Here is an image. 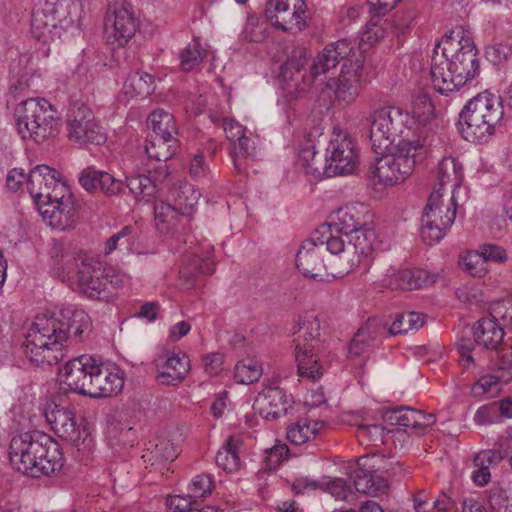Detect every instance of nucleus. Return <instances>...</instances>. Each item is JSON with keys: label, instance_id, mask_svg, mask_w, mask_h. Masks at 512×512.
Here are the masks:
<instances>
[{"label": "nucleus", "instance_id": "8", "mask_svg": "<svg viewBox=\"0 0 512 512\" xmlns=\"http://www.w3.org/2000/svg\"><path fill=\"white\" fill-rule=\"evenodd\" d=\"M308 63V54L305 49H295L292 55L281 66L280 75L289 88L294 87L296 91H304L321 75L327 74L336 68L337 56L330 54L324 48L313 60L309 73L304 71Z\"/></svg>", "mask_w": 512, "mask_h": 512}, {"label": "nucleus", "instance_id": "29", "mask_svg": "<svg viewBox=\"0 0 512 512\" xmlns=\"http://www.w3.org/2000/svg\"><path fill=\"white\" fill-rule=\"evenodd\" d=\"M157 381L162 385H177L182 382L190 370V360L185 353L167 354L163 363L157 364Z\"/></svg>", "mask_w": 512, "mask_h": 512}, {"label": "nucleus", "instance_id": "14", "mask_svg": "<svg viewBox=\"0 0 512 512\" xmlns=\"http://www.w3.org/2000/svg\"><path fill=\"white\" fill-rule=\"evenodd\" d=\"M45 445L55 448V442L46 434L34 431L14 436L9 445V458L19 472L27 471L36 455L46 452Z\"/></svg>", "mask_w": 512, "mask_h": 512}, {"label": "nucleus", "instance_id": "9", "mask_svg": "<svg viewBox=\"0 0 512 512\" xmlns=\"http://www.w3.org/2000/svg\"><path fill=\"white\" fill-rule=\"evenodd\" d=\"M67 136L69 140L84 145H102L106 142V133L93 111L82 102H74L68 109L66 117Z\"/></svg>", "mask_w": 512, "mask_h": 512}, {"label": "nucleus", "instance_id": "57", "mask_svg": "<svg viewBox=\"0 0 512 512\" xmlns=\"http://www.w3.org/2000/svg\"><path fill=\"white\" fill-rule=\"evenodd\" d=\"M512 55V48L505 43H497L487 46L485 49L486 59L493 65H499L509 59Z\"/></svg>", "mask_w": 512, "mask_h": 512}, {"label": "nucleus", "instance_id": "48", "mask_svg": "<svg viewBox=\"0 0 512 512\" xmlns=\"http://www.w3.org/2000/svg\"><path fill=\"white\" fill-rule=\"evenodd\" d=\"M403 426L423 431L432 426L436 419L433 414L424 413L411 407L403 406Z\"/></svg>", "mask_w": 512, "mask_h": 512}, {"label": "nucleus", "instance_id": "19", "mask_svg": "<svg viewBox=\"0 0 512 512\" xmlns=\"http://www.w3.org/2000/svg\"><path fill=\"white\" fill-rule=\"evenodd\" d=\"M364 60L361 55L355 60L343 62L335 89L338 101L346 105L353 103L362 90Z\"/></svg>", "mask_w": 512, "mask_h": 512}, {"label": "nucleus", "instance_id": "15", "mask_svg": "<svg viewBox=\"0 0 512 512\" xmlns=\"http://www.w3.org/2000/svg\"><path fill=\"white\" fill-rule=\"evenodd\" d=\"M326 152L324 158V175L326 177L353 173L359 156L356 144L351 137L344 135L331 140Z\"/></svg>", "mask_w": 512, "mask_h": 512}, {"label": "nucleus", "instance_id": "49", "mask_svg": "<svg viewBox=\"0 0 512 512\" xmlns=\"http://www.w3.org/2000/svg\"><path fill=\"white\" fill-rule=\"evenodd\" d=\"M461 268L473 277H484L488 273V266L484 256L479 251H470L460 258Z\"/></svg>", "mask_w": 512, "mask_h": 512}, {"label": "nucleus", "instance_id": "28", "mask_svg": "<svg viewBox=\"0 0 512 512\" xmlns=\"http://www.w3.org/2000/svg\"><path fill=\"white\" fill-rule=\"evenodd\" d=\"M60 172L47 165H37L27 176V188L36 206L43 204V199L49 196L48 190L60 177Z\"/></svg>", "mask_w": 512, "mask_h": 512}, {"label": "nucleus", "instance_id": "6", "mask_svg": "<svg viewBox=\"0 0 512 512\" xmlns=\"http://www.w3.org/2000/svg\"><path fill=\"white\" fill-rule=\"evenodd\" d=\"M14 118L17 133L23 140L42 143L58 134L57 112L44 98L22 100L14 110Z\"/></svg>", "mask_w": 512, "mask_h": 512}, {"label": "nucleus", "instance_id": "23", "mask_svg": "<svg viewBox=\"0 0 512 512\" xmlns=\"http://www.w3.org/2000/svg\"><path fill=\"white\" fill-rule=\"evenodd\" d=\"M245 130L240 123L226 118V138L232 142L229 148V155L238 173L246 170L247 159L254 150L253 143L245 135Z\"/></svg>", "mask_w": 512, "mask_h": 512}, {"label": "nucleus", "instance_id": "10", "mask_svg": "<svg viewBox=\"0 0 512 512\" xmlns=\"http://www.w3.org/2000/svg\"><path fill=\"white\" fill-rule=\"evenodd\" d=\"M80 292L94 300H108L106 268L96 255L80 253L74 258Z\"/></svg>", "mask_w": 512, "mask_h": 512}, {"label": "nucleus", "instance_id": "35", "mask_svg": "<svg viewBox=\"0 0 512 512\" xmlns=\"http://www.w3.org/2000/svg\"><path fill=\"white\" fill-rule=\"evenodd\" d=\"M148 126L152 132L148 136L165 137L166 139H177L178 128L174 116L163 110L157 109L151 112L147 118Z\"/></svg>", "mask_w": 512, "mask_h": 512}, {"label": "nucleus", "instance_id": "22", "mask_svg": "<svg viewBox=\"0 0 512 512\" xmlns=\"http://www.w3.org/2000/svg\"><path fill=\"white\" fill-rule=\"evenodd\" d=\"M498 316L491 312L490 317L479 319L473 326L475 347L487 353L490 358L505 340V332L497 322Z\"/></svg>", "mask_w": 512, "mask_h": 512}, {"label": "nucleus", "instance_id": "37", "mask_svg": "<svg viewBox=\"0 0 512 512\" xmlns=\"http://www.w3.org/2000/svg\"><path fill=\"white\" fill-rule=\"evenodd\" d=\"M462 177V167L458 162L452 157L443 158L437 166V183L434 185L433 191L437 189L441 195L440 191L445 185L451 184L453 187H456L461 183Z\"/></svg>", "mask_w": 512, "mask_h": 512}, {"label": "nucleus", "instance_id": "46", "mask_svg": "<svg viewBox=\"0 0 512 512\" xmlns=\"http://www.w3.org/2000/svg\"><path fill=\"white\" fill-rule=\"evenodd\" d=\"M34 22H35V9L32 13L31 19V33L33 37L43 44H49L55 42L56 40H60L62 36L67 32L66 29L62 26L57 19L46 18V25L40 31L42 33H36L34 30Z\"/></svg>", "mask_w": 512, "mask_h": 512}, {"label": "nucleus", "instance_id": "45", "mask_svg": "<svg viewBox=\"0 0 512 512\" xmlns=\"http://www.w3.org/2000/svg\"><path fill=\"white\" fill-rule=\"evenodd\" d=\"M495 367L503 371L504 380H512V338L508 337L489 358Z\"/></svg>", "mask_w": 512, "mask_h": 512}, {"label": "nucleus", "instance_id": "16", "mask_svg": "<svg viewBox=\"0 0 512 512\" xmlns=\"http://www.w3.org/2000/svg\"><path fill=\"white\" fill-rule=\"evenodd\" d=\"M255 405L258 406L259 413L266 419H279L286 416L294 407V399L291 394L277 385L274 380L265 385L258 394Z\"/></svg>", "mask_w": 512, "mask_h": 512}, {"label": "nucleus", "instance_id": "40", "mask_svg": "<svg viewBox=\"0 0 512 512\" xmlns=\"http://www.w3.org/2000/svg\"><path fill=\"white\" fill-rule=\"evenodd\" d=\"M323 424L324 423L321 421H314L311 423L306 419L299 420L297 423L288 427L287 439L294 445L308 443L315 438L319 431V427L323 426Z\"/></svg>", "mask_w": 512, "mask_h": 512}, {"label": "nucleus", "instance_id": "27", "mask_svg": "<svg viewBox=\"0 0 512 512\" xmlns=\"http://www.w3.org/2000/svg\"><path fill=\"white\" fill-rule=\"evenodd\" d=\"M79 183L88 192H102L106 196L117 195L123 188L121 180L116 179L108 172L95 170L90 167L81 173Z\"/></svg>", "mask_w": 512, "mask_h": 512}, {"label": "nucleus", "instance_id": "21", "mask_svg": "<svg viewBox=\"0 0 512 512\" xmlns=\"http://www.w3.org/2000/svg\"><path fill=\"white\" fill-rule=\"evenodd\" d=\"M78 9L77 0H45L43 4L35 8L34 30H40L46 25V18L57 19L58 22L68 31L73 27V12Z\"/></svg>", "mask_w": 512, "mask_h": 512}, {"label": "nucleus", "instance_id": "34", "mask_svg": "<svg viewBox=\"0 0 512 512\" xmlns=\"http://www.w3.org/2000/svg\"><path fill=\"white\" fill-rule=\"evenodd\" d=\"M247 445L242 435H231L226 439V474L240 472L245 467Z\"/></svg>", "mask_w": 512, "mask_h": 512}, {"label": "nucleus", "instance_id": "56", "mask_svg": "<svg viewBox=\"0 0 512 512\" xmlns=\"http://www.w3.org/2000/svg\"><path fill=\"white\" fill-rule=\"evenodd\" d=\"M47 194H49V196L43 199V205L66 202V198L75 199L65 182L62 181L61 176L56 180V183L51 186Z\"/></svg>", "mask_w": 512, "mask_h": 512}, {"label": "nucleus", "instance_id": "1", "mask_svg": "<svg viewBox=\"0 0 512 512\" xmlns=\"http://www.w3.org/2000/svg\"><path fill=\"white\" fill-rule=\"evenodd\" d=\"M91 330V318L84 310L63 308L51 316H36L21 348L31 363L52 366L64 358V343H81Z\"/></svg>", "mask_w": 512, "mask_h": 512}, {"label": "nucleus", "instance_id": "12", "mask_svg": "<svg viewBox=\"0 0 512 512\" xmlns=\"http://www.w3.org/2000/svg\"><path fill=\"white\" fill-rule=\"evenodd\" d=\"M442 195L439 190L431 192L422 216L421 237L427 245L438 243L446 234V231L454 223L456 218L455 199L451 197V205L447 206L446 212L442 215Z\"/></svg>", "mask_w": 512, "mask_h": 512}, {"label": "nucleus", "instance_id": "31", "mask_svg": "<svg viewBox=\"0 0 512 512\" xmlns=\"http://www.w3.org/2000/svg\"><path fill=\"white\" fill-rule=\"evenodd\" d=\"M46 452L41 455H36L32 459L30 467H27V471L23 474L33 478H40L42 476H49L62 467V457L55 443V448L45 445Z\"/></svg>", "mask_w": 512, "mask_h": 512}, {"label": "nucleus", "instance_id": "62", "mask_svg": "<svg viewBox=\"0 0 512 512\" xmlns=\"http://www.w3.org/2000/svg\"><path fill=\"white\" fill-rule=\"evenodd\" d=\"M205 372L211 376H218L224 365V356L221 353L207 354L204 359Z\"/></svg>", "mask_w": 512, "mask_h": 512}, {"label": "nucleus", "instance_id": "3", "mask_svg": "<svg viewBox=\"0 0 512 512\" xmlns=\"http://www.w3.org/2000/svg\"><path fill=\"white\" fill-rule=\"evenodd\" d=\"M61 377L71 391L101 398L117 395L123 389L125 373L117 366H108L82 355L66 363Z\"/></svg>", "mask_w": 512, "mask_h": 512}, {"label": "nucleus", "instance_id": "55", "mask_svg": "<svg viewBox=\"0 0 512 512\" xmlns=\"http://www.w3.org/2000/svg\"><path fill=\"white\" fill-rule=\"evenodd\" d=\"M384 430L381 424H357V437L361 443L382 442Z\"/></svg>", "mask_w": 512, "mask_h": 512}, {"label": "nucleus", "instance_id": "41", "mask_svg": "<svg viewBox=\"0 0 512 512\" xmlns=\"http://www.w3.org/2000/svg\"><path fill=\"white\" fill-rule=\"evenodd\" d=\"M376 330L377 323L375 321H368L361 326L349 344V353L354 356L362 355L375 342Z\"/></svg>", "mask_w": 512, "mask_h": 512}, {"label": "nucleus", "instance_id": "60", "mask_svg": "<svg viewBox=\"0 0 512 512\" xmlns=\"http://www.w3.org/2000/svg\"><path fill=\"white\" fill-rule=\"evenodd\" d=\"M489 368L494 371V374H487L482 377L477 382V385L482 388L484 393H487L490 391L491 387L498 384V383H508L511 380H504L502 378L503 371L499 370L497 367H495V363L491 362L489 365Z\"/></svg>", "mask_w": 512, "mask_h": 512}, {"label": "nucleus", "instance_id": "5", "mask_svg": "<svg viewBox=\"0 0 512 512\" xmlns=\"http://www.w3.org/2000/svg\"><path fill=\"white\" fill-rule=\"evenodd\" d=\"M426 145V137L416 139L403 138L390 147L387 153L375 158V163L369 169V177L375 184L385 186L404 182L415 167V152Z\"/></svg>", "mask_w": 512, "mask_h": 512}, {"label": "nucleus", "instance_id": "39", "mask_svg": "<svg viewBox=\"0 0 512 512\" xmlns=\"http://www.w3.org/2000/svg\"><path fill=\"white\" fill-rule=\"evenodd\" d=\"M159 136H147L145 140V152L150 159L158 162H166L176 153L178 139H166Z\"/></svg>", "mask_w": 512, "mask_h": 512}, {"label": "nucleus", "instance_id": "25", "mask_svg": "<svg viewBox=\"0 0 512 512\" xmlns=\"http://www.w3.org/2000/svg\"><path fill=\"white\" fill-rule=\"evenodd\" d=\"M43 220L52 228L67 230L75 227L77 222V206L75 199H66V202L39 205L37 207Z\"/></svg>", "mask_w": 512, "mask_h": 512}, {"label": "nucleus", "instance_id": "30", "mask_svg": "<svg viewBox=\"0 0 512 512\" xmlns=\"http://www.w3.org/2000/svg\"><path fill=\"white\" fill-rule=\"evenodd\" d=\"M434 281L427 272L420 269H404L385 277L382 286L392 290H415L422 288Z\"/></svg>", "mask_w": 512, "mask_h": 512}, {"label": "nucleus", "instance_id": "36", "mask_svg": "<svg viewBox=\"0 0 512 512\" xmlns=\"http://www.w3.org/2000/svg\"><path fill=\"white\" fill-rule=\"evenodd\" d=\"M370 140L375 153H379L378 150L388 149L396 140L387 127V120H385L384 114L378 113L377 110L372 114Z\"/></svg>", "mask_w": 512, "mask_h": 512}, {"label": "nucleus", "instance_id": "11", "mask_svg": "<svg viewBox=\"0 0 512 512\" xmlns=\"http://www.w3.org/2000/svg\"><path fill=\"white\" fill-rule=\"evenodd\" d=\"M264 14L277 30L290 34L303 31L309 19L304 0H267Z\"/></svg>", "mask_w": 512, "mask_h": 512}, {"label": "nucleus", "instance_id": "2", "mask_svg": "<svg viewBox=\"0 0 512 512\" xmlns=\"http://www.w3.org/2000/svg\"><path fill=\"white\" fill-rule=\"evenodd\" d=\"M478 50L471 37L460 29L450 30L434 47L430 74L434 89L445 96L458 91L478 76Z\"/></svg>", "mask_w": 512, "mask_h": 512}, {"label": "nucleus", "instance_id": "64", "mask_svg": "<svg viewBox=\"0 0 512 512\" xmlns=\"http://www.w3.org/2000/svg\"><path fill=\"white\" fill-rule=\"evenodd\" d=\"M479 252L484 256L487 265L488 261L504 262L507 259L506 251L498 245L485 244Z\"/></svg>", "mask_w": 512, "mask_h": 512}, {"label": "nucleus", "instance_id": "59", "mask_svg": "<svg viewBox=\"0 0 512 512\" xmlns=\"http://www.w3.org/2000/svg\"><path fill=\"white\" fill-rule=\"evenodd\" d=\"M131 232L132 228L130 226H125L119 232L113 234L106 242L105 253H112L118 248V246L127 247L130 244L128 236Z\"/></svg>", "mask_w": 512, "mask_h": 512}, {"label": "nucleus", "instance_id": "44", "mask_svg": "<svg viewBox=\"0 0 512 512\" xmlns=\"http://www.w3.org/2000/svg\"><path fill=\"white\" fill-rule=\"evenodd\" d=\"M179 215L181 213L176 204L171 205L163 201L154 203L155 223L160 232H168L176 224Z\"/></svg>", "mask_w": 512, "mask_h": 512}, {"label": "nucleus", "instance_id": "63", "mask_svg": "<svg viewBox=\"0 0 512 512\" xmlns=\"http://www.w3.org/2000/svg\"><path fill=\"white\" fill-rule=\"evenodd\" d=\"M498 415L497 404L483 405L476 411L474 421L479 425L492 423Z\"/></svg>", "mask_w": 512, "mask_h": 512}, {"label": "nucleus", "instance_id": "52", "mask_svg": "<svg viewBox=\"0 0 512 512\" xmlns=\"http://www.w3.org/2000/svg\"><path fill=\"white\" fill-rule=\"evenodd\" d=\"M175 194V204L181 215L191 210L197 204L199 198V193L190 185L176 189Z\"/></svg>", "mask_w": 512, "mask_h": 512}, {"label": "nucleus", "instance_id": "7", "mask_svg": "<svg viewBox=\"0 0 512 512\" xmlns=\"http://www.w3.org/2000/svg\"><path fill=\"white\" fill-rule=\"evenodd\" d=\"M323 319L313 312L301 315L293 330L294 343L296 345V362L298 374L314 382L323 375L319 357L315 353L316 344L320 341Z\"/></svg>", "mask_w": 512, "mask_h": 512}, {"label": "nucleus", "instance_id": "50", "mask_svg": "<svg viewBox=\"0 0 512 512\" xmlns=\"http://www.w3.org/2000/svg\"><path fill=\"white\" fill-rule=\"evenodd\" d=\"M180 67L185 72L192 71L203 60V53L199 40L193 39L179 55Z\"/></svg>", "mask_w": 512, "mask_h": 512}, {"label": "nucleus", "instance_id": "32", "mask_svg": "<svg viewBox=\"0 0 512 512\" xmlns=\"http://www.w3.org/2000/svg\"><path fill=\"white\" fill-rule=\"evenodd\" d=\"M356 491L370 496H379L389 488L387 480L363 468H357L351 474Z\"/></svg>", "mask_w": 512, "mask_h": 512}, {"label": "nucleus", "instance_id": "38", "mask_svg": "<svg viewBox=\"0 0 512 512\" xmlns=\"http://www.w3.org/2000/svg\"><path fill=\"white\" fill-rule=\"evenodd\" d=\"M312 236L316 243L325 248V251H329L333 255H339L340 260L345 263L347 241L342 236L333 235L330 224L321 225Z\"/></svg>", "mask_w": 512, "mask_h": 512}, {"label": "nucleus", "instance_id": "17", "mask_svg": "<svg viewBox=\"0 0 512 512\" xmlns=\"http://www.w3.org/2000/svg\"><path fill=\"white\" fill-rule=\"evenodd\" d=\"M45 416L52 430L61 439L74 446L85 442L88 431L84 425L77 423L75 414L70 409L56 405L54 409L47 411Z\"/></svg>", "mask_w": 512, "mask_h": 512}, {"label": "nucleus", "instance_id": "4", "mask_svg": "<svg viewBox=\"0 0 512 512\" xmlns=\"http://www.w3.org/2000/svg\"><path fill=\"white\" fill-rule=\"evenodd\" d=\"M504 109L501 98L480 93L461 110L459 132L472 143H485L502 124Z\"/></svg>", "mask_w": 512, "mask_h": 512}, {"label": "nucleus", "instance_id": "43", "mask_svg": "<svg viewBox=\"0 0 512 512\" xmlns=\"http://www.w3.org/2000/svg\"><path fill=\"white\" fill-rule=\"evenodd\" d=\"M126 94L133 96L147 97L154 90V78L146 72H132L124 83Z\"/></svg>", "mask_w": 512, "mask_h": 512}, {"label": "nucleus", "instance_id": "20", "mask_svg": "<svg viewBox=\"0 0 512 512\" xmlns=\"http://www.w3.org/2000/svg\"><path fill=\"white\" fill-rule=\"evenodd\" d=\"M325 248L316 243L313 236L306 239L296 255V266L306 277L324 281L329 273L324 261Z\"/></svg>", "mask_w": 512, "mask_h": 512}, {"label": "nucleus", "instance_id": "61", "mask_svg": "<svg viewBox=\"0 0 512 512\" xmlns=\"http://www.w3.org/2000/svg\"><path fill=\"white\" fill-rule=\"evenodd\" d=\"M192 498L190 493L187 496L174 495L167 499V503L172 512H186L198 506Z\"/></svg>", "mask_w": 512, "mask_h": 512}, {"label": "nucleus", "instance_id": "24", "mask_svg": "<svg viewBox=\"0 0 512 512\" xmlns=\"http://www.w3.org/2000/svg\"><path fill=\"white\" fill-rule=\"evenodd\" d=\"M335 231L348 236L373 224V216L364 204H349L337 212Z\"/></svg>", "mask_w": 512, "mask_h": 512}, {"label": "nucleus", "instance_id": "26", "mask_svg": "<svg viewBox=\"0 0 512 512\" xmlns=\"http://www.w3.org/2000/svg\"><path fill=\"white\" fill-rule=\"evenodd\" d=\"M180 434L176 430H171L166 435L157 437L154 442H150L145 453L142 455L144 462L151 466H159L165 462L173 461L178 454V445Z\"/></svg>", "mask_w": 512, "mask_h": 512}, {"label": "nucleus", "instance_id": "33", "mask_svg": "<svg viewBox=\"0 0 512 512\" xmlns=\"http://www.w3.org/2000/svg\"><path fill=\"white\" fill-rule=\"evenodd\" d=\"M215 271V262L210 252L205 256H192L181 267L179 274L180 279L184 281L185 288L194 285L200 274H211Z\"/></svg>", "mask_w": 512, "mask_h": 512}, {"label": "nucleus", "instance_id": "54", "mask_svg": "<svg viewBox=\"0 0 512 512\" xmlns=\"http://www.w3.org/2000/svg\"><path fill=\"white\" fill-rule=\"evenodd\" d=\"M214 488V480L210 474L195 476L189 485L190 497L202 498L211 494Z\"/></svg>", "mask_w": 512, "mask_h": 512}, {"label": "nucleus", "instance_id": "53", "mask_svg": "<svg viewBox=\"0 0 512 512\" xmlns=\"http://www.w3.org/2000/svg\"><path fill=\"white\" fill-rule=\"evenodd\" d=\"M488 501L494 512H512V498L503 488H491L489 491Z\"/></svg>", "mask_w": 512, "mask_h": 512}, {"label": "nucleus", "instance_id": "58", "mask_svg": "<svg viewBox=\"0 0 512 512\" xmlns=\"http://www.w3.org/2000/svg\"><path fill=\"white\" fill-rule=\"evenodd\" d=\"M330 54L337 56V62L351 60L349 57L354 53V43L349 39H341L326 47Z\"/></svg>", "mask_w": 512, "mask_h": 512}, {"label": "nucleus", "instance_id": "18", "mask_svg": "<svg viewBox=\"0 0 512 512\" xmlns=\"http://www.w3.org/2000/svg\"><path fill=\"white\" fill-rule=\"evenodd\" d=\"M345 237L347 238L345 264L349 269L362 265L363 270L366 271L377 239L373 224Z\"/></svg>", "mask_w": 512, "mask_h": 512}, {"label": "nucleus", "instance_id": "51", "mask_svg": "<svg viewBox=\"0 0 512 512\" xmlns=\"http://www.w3.org/2000/svg\"><path fill=\"white\" fill-rule=\"evenodd\" d=\"M299 159L309 173L324 175V159L318 155L313 145L302 147L299 151Z\"/></svg>", "mask_w": 512, "mask_h": 512}, {"label": "nucleus", "instance_id": "47", "mask_svg": "<svg viewBox=\"0 0 512 512\" xmlns=\"http://www.w3.org/2000/svg\"><path fill=\"white\" fill-rule=\"evenodd\" d=\"M127 187L130 192L141 200H149L156 193L152 178L144 174H136L127 177Z\"/></svg>", "mask_w": 512, "mask_h": 512}, {"label": "nucleus", "instance_id": "42", "mask_svg": "<svg viewBox=\"0 0 512 512\" xmlns=\"http://www.w3.org/2000/svg\"><path fill=\"white\" fill-rule=\"evenodd\" d=\"M262 374V365L255 358L247 357L242 359L234 367V379L238 384L249 385L255 383Z\"/></svg>", "mask_w": 512, "mask_h": 512}, {"label": "nucleus", "instance_id": "13", "mask_svg": "<svg viewBox=\"0 0 512 512\" xmlns=\"http://www.w3.org/2000/svg\"><path fill=\"white\" fill-rule=\"evenodd\" d=\"M139 26L140 20L129 4H115L108 8L105 34L109 43L124 46L135 36Z\"/></svg>", "mask_w": 512, "mask_h": 512}]
</instances>
